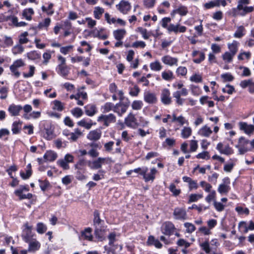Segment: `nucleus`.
Listing matches in <instances>:
<instances>
[{
	"instance_id": "f257e3e1",
	"label": "nucleus",
	"mask_w": 254,
	"mask_h": 254,
	"mask_svg": "<svg viewBox=\"0 0 254 254\" xmlns=\"http://www.w3.org/2000/svg\"><path fill=\"white\" fill-rule=\"evenodd\" d=\"M129 101L127 100L126 102H120L117 104L113 109V111L118 113L120 116H121L124 113H125L129 106Z\"/></svg>"
},
{
	"instance_id": "f03ea898",
	"label": "nucleus",
	"mask_w": 254,
	"mask_h": 254,
	"mask_svg": "<svg viewBox=\"0 0 254 254\" xmlns=\"http://www.w3.org/2000/svg\"><path fill=\"white\" fill-rule=\"evenodd\" d=\"M147 171V167H143V170H142V172L140 173V174L143 176V179L146 182L150 180L153 181L155 179V175L157 172V170L153 168L151 169L150 173L147 174L146 173Z\"/></svg>"
},
{
	"instance_id": "7ed1b4c3",
	"label": "nucleus",
	"mask_w": 254,
	"mask_h": 254,
	"mask_svg": "<svg viewBox=\"0 0 254 254\" xmlns=\"http://www.w3.org/2000/svg\"><path fill=\"white\" fill-rule=\"evenodd\" d=\"M116 235L115 233H112L110 234L108 236V239L109 240V244L110 246H112V247H108L107 246H105L104 248L107 252L108 254H115V249L114 248V246L113 245V244L116 241Z\"/></svg>"
},
{
	"instance_id": "20e7f679",
	"label": "nucleus",
	"mask_w": 254,
	"mask_h": 254,
	"mask_svg": "<svg viewBox=\"0 0 254 254\" xmlns=\"http://www.w3.org/2000/svg\"><path fill=\"white\" fill-rule=\"evenodd\" d=\"M125 123L127 127L133 128H136L138 126L134 115L131 113H130L125 119Z\"/></svg>"
},
{
	"instance_id": "39448f33",
	"label": "nucleus",
	"mask_w": 254,
	"mask_h": 254,
	"mask_svg": "<svg viewBox=\"0 0 254 254\" xmlns=\"http://www.w3.org/2000/svg\"><path fill=\"white\" fill-rule=\"evenodd\" d=\"M175 219L177 220H186L187 219V214L186 210L182 208H176L173 212Z\"/></svg>"
},
{
	"instance_id": "423d86ee",
	"label": "nucleus",
	"mask_w": 254,
	"mask_h": 254,
	"mask_svg": "<svg viewBox=\"0 0 254 254\" xmlns=\"http://www.w3.org/2000/svg\"><path fill=\"white\" fill-rule=\"evenodd\" d=\"M144 100L148 104H154L157 101V98L155 93L147 91L144 93Z\"/></svg>"
},
{
	"instance_id": "0eeeda50",
	"label": "nucleus",
	"mask_w": 254,
	"mask_h": 254,
	"mask_svg": "<svg viewBox=\"0 0 254 254\" xmlns=\"http://www.w3.org/2000/svg\"><path fill=\"white\" fill-rule=\"evenodd\" d=\"M98 121H103L104 125L107 127L110 123L115 122L116 121V117L112 114H110L108 115H102L98 117Z\"/></svg>"
},
{
	"instance_id": "6e6552de",
	"label": "nucleus",
	"mask_w": 254,
	"mask_h": 254,
	"mask_svg": "<svg viewBox=\"0 0 254 254\" xmlns=\"http://www.w3.org/2000/svg\"><path fill=\"white\" fill-rule=\"evenodd\" d=\"M175 228L174 224L170 222H166L162 226V232L166 235L170 236L174 233Z\"/></svg>"
},
{
	"instance_id": "1a4fd4ad",
	"label": "nucleus",
	"mask_w": 254,
	"mask_h": 254,
	"mask_svg": "<svg viewBox=\"0 0 254 254\" xmlns=\"http://www.w3.org/2000/svg\"><path fill=\"white\" fill-rule=\"evenodd\" d=\"M161 100L165 105H169L171 103L172 99L170 97V92L168 89L165 88L162 91Z\"/></svg>"
},
{
	"instance_id": "9d476101",
	"label": "nucleus",
	"mask_w": 254,
	"mask_h": 254,
	"mask_svg": "<svg viewBox=\"0 0 254 254\" xmlns=\"http://www.w3.org/2000/svg\"><path fill=\"white\" fill-rule=\"evenodd\" d=\"M186 30V27L184 26H181L179 24L177 25L171 24L168 27V31L169 32H174L175 34H177L178 32L184 33Z\"/></svg>"
},
{
	"instance_id": "9b49d317",
	"label": "nucleus",
	"mask_w": 254,
	"mask_h": 254,
	"mask_svg": "<svg viewBox=\"0 0 254 254\" xmlns=\"http://www.w3.org/2000/svg\"><path fill=\"white\" fill-rule=\"evenodd\" d=\"M239 127L241 130H243L248 134H250L254 131V125H248L245 122H240Z\"/></svg>"
},
{
	"instance_id": "f8f14e48",
	"label": "nucleus",
	"mask_w": 254,
	"mask_h": 254,
	"mask_svg": "<svg viewBox=\"0 0 254 254\" xmlns=\"http://www.w3.org/2000/svg\"><path fill=\"white\" fill-rule=\"evenodd\" d=\"M116 6L118 9L123 14H127L130 10L131 5L130 3L127 1L122 0Z\"/></svg>"
},
{
	"instance_id": "ddd939ff",
	"label": "nucleus",
	"mask_w": 254,
	"mask_h": 254,
	"mask_svg": "<svg viewBox=\"0 0 254 254\" xmlns=\"http://www.w3.org/2000/svg\"><path fill=\"white\" fill-rule=\"evenodd\" d=\"M102 132L100 129H97L90 131L87 136V138L92 141H97L101 136Z\"/></svg>"
},
{
	"instance_id": "4468645a",
	"label": "nucleus",
	"mask_w": 254,
	"mask_h": 254,
	"mask_svg": "<svg viewBox=\"0 0 254 254\" xmlns=\"http://www.w3.org/2000/svg\"><path fill=\"white\" fill-rule=\"evenodd\" d=\"M106 160L105 158L99 157L97 159L92 162L89 163V166L92 169H98L102 167Z\"/></svg>"
},
{
	"instance_id": "2eb2a0df",
	"label": "nucleus",
	"mask_w": 254,
	"mask_h": 254,
	"mask_svg": "<svg viewBox=\"0 0 254 254\" xmlns=\"http://www.w3.org/2000/svg\"><path fill=\"white\" fill-rule=\"evenodd\" d=\"M22 110V107L21 105H16L15 104L10 105L8 108V111L12 116H17L19 115V112Z\"/></svg>"
},
{
	"instance_id": "dca6fc26",
	"label": "nucleus",
	"mask_w": 254,
	"mask_h": 254,
	"mask_svg": "<svg viewBox=\"0 0 254 254\" xmlns=\"http://www.w3.org/2000/svg\"><path fill=\"white\" fill-rule=\"evenodd\" d=\"M162 61L166 64L172 66L173 65H177L178 60L177 58L166 55L162 57Z\"/></svg>"
},
{
	"instance_id": "f3484780",
	"label": "nucleus",
	"mask_w": 254,
	"mask_h": 254,
	"mask_svg": "<svg viewBox=\"0 0 254 254\" xmlns=\"http://www.w3.org/2000/svg\"><path fill=\"white\" fill-rule=\"evenodd\" d=\"M29 243V252H35L38 251L40 248V243L35 239H32Z\"/></svg>"
},
{
	"instance_id": "a211bd4d",
	"label": "nucleus",
	"mask_w": 254,
	"mask_h": 254,
	"mask_svg": "<svg viewBox=\"0 0 254 254\" xmlns=\"http://www.w3.org/2000/svg\"><path fill=\"white\" fill-rule=\"evenodd\" d=\"M93 215H94V219H93V226H94V227L102 226V223L104 221L100 219L99 211L97 210H95L94 211Z\"/></svg>"
},
{
	"instance_id": "6ab92c4d",
	"label": "nucleus",
	"mask_w": 254,
	"mask_h": 254,
	"mask_svg": "<svg viewBox=\"0 0 254 254\" xmlns=\"http://www.w3.org/2000/svg\"><path fill=\"white\" fill-rule=\"evenodd\" d=\"M197 55H199L198 59H194L193 62L196 64H200L205 59V54L203 52H199L198 51H193L192 53V56L193 57H196Z\"/></svg>"
},
{
	"instance_id": "aec40b11",
	"label": "nucleus",
	"mask_w": 254,
	"mask_h": 254,
	"mask_svg": "<svg viewBox=\"0 0 254 254\" xmlns=\"http://www.w3.org/2000/svg\"><path fill=\"white\" fill-rule=\"evenodd\" d=\"M188 13V10L187 6L180 5L178 8L174 9L171 14L174 15L176 13L179 14L181 16H185Z\"/></svg>"
},
{
	"instance_id": "412c9836",
	"label": "nucleus",
	"mask_w": 254,
	"mask_h": 254,
	"mask_svg": "<svg viewBox=\"0 0 254 254\" xmlns=\"http://www.w3.org/2000/svg\"><path fill=\"white\" fill-rule=\"evenodd\" d=\"M85 112L87 115L92 117L97 112L96 106L94 105L89 104L84 107Z\"/></svg>"
},
{
	"instance_id": "4be33fe9",
	"label": "nucleus",
	"mask_w": 254,
	"mask_h": 254,
	"mask_svg": "<svg viewBox=\"0 0 254 254\" xmlns=\"http://www.w3.org/2000/svg\"><path fill=\"white\" fill-rule=\"evenodd\" d=\"M212 133V130L207 126H204L201 127L198 132L199 135L206 137H209Z\"/></svg>"
},
{
	"instance_id": "5701e85b",
	"label": "nucleus",
	"mask_w": 254,
	"mask_h": 254,
	"mask_svg": "<svg viewBox=\"0 0 254 254\" xmlns=\"http://www.w3.org/2000/svg\"><path fill=\"white\" fill-rule=\"evenodd\" d=\"M115 38L118 41H121L126 34V31L125 29H118L113 32Z\"/></svg>"
},
{
	"instance_id": "b1692460",
	"label": "nucleus",
	"mask_w": 254,
	"mask_h": 254,
	"mask_svg": "<svg viewBox=\"0 0 254 254\" xmlns=\"http://www.w3.org/2000/svg\"><path fill=\"white\" fill-rule=\"evenodd\" d=\"M94 234L97 238L102 241L104 237V228L102 226L94 227Z\"/></svg>"
},
{
	"instance_id": "393cba45",
	"label": "nucleus",
	"mask_w": 254,
	"mask_h": 254,
	"mask_svg": "<svg viewBox=\"0 0 254 254\" xmlns=\"http://www.w3.org/2000/svg\"><path fill=\"white\" fill-rule=\"evenodd\" d=\"M58 73L63 77L66 76L69 73L68 68L65 65L59 64L58 65Z\"/></svg>"
},
{
	"instance_id": "a878e982",
	"label": "nucleus",
	"mask_w": 254,
	"mask_h": 254,
	"mask_svg": "<svg viewBox=\"0 0 254 254\" xmlns=\"http://www.w3.org/2000/svg\"><path fill=\"white\" fill-rule=\"evenodd\" d=\"M57 158V154L54 152L47 151L44 155L45 160L50 161H53Z\"/></svg>"
},
{
	"instance_id": "bb28decb",
	"label": "nucleus",
	"mask_w": 254,
	"mask_h": 254,
	"mask_svg": "<svg viewBox=\"0 0 254 254\" xmlns=\"http://www.w3.org/2000/svg\"><path fill=\"white\" fill-rule=\"evenodd\" d=\"M238 43L234 41L232 43L228 44V48L230 51V53L235 56L238 51Z\"/></svg>"
},
{
	"instance_id": "cd10ccee",
	"label": "nucleus",
	"mask_w": 254,
	"mask_h": 254,
	"mask_svg": "<svg viewBox=\"0 0 254 254\" xmlns=\"http://www.w3.org/2000/svg\"><path fill=\"white\" fill-rule=\"evenodd\" d=\"M92 229L91 228H87L82 233V235L84 237L85 239L89 241H92L93 237L91 235Z\"/></svg>"
},
{
	"instance_id": "c85d7f7f",
	"label": "nucleus",
	"mask_w": 254,
	"mask_h": 254,
	"mask_svg": "<svg viewBox=\"0 0 254 254\" xmlns=\"http://www.w3.org/2000/svg\"><path fill=\"white\" fill-rule=\"evenodd\" d=\"M34 13V11L32 8H29L25 9L23 10L22 15L28 20H30L32 19L31 15Z\"/></svg>"
},
{
	"instance_id": "c756f323",
	"label": "nucleus",
	"mask_w": 254,
	"mask_h": 254,
	"mask_svg": "<svg viewBox=\"0 0 254 254\" xmlns=\"http://www.w3.org/2000/svg\"><path fill=\"white\" fill-rule=\"evenodd\" d=\"M33 235H32L31 231L26 230L25 232L22 235V237L23 240L26 242L28 243L30 242V241L32 240V237Z\"/></svg>"
},
{
	"instance_id": "7c9ffc66",
	"label": "nucleus",
	"mask_w": 254,
	"mask_h": 254,
	"mask_svg": "<svg viewBox=\"0 0 254 254\" xmlns=\"http://www.w3.org/2000/svg\"><path fill=\"white\" fill-rule=\"evenodd\" d=\"M27 57L31 60H36L40 59L41 58L40 54H39L37 51H31L27 54Z\"/></svg>"
},
{
	"instance_id": "2f4dec72",
	"label": "nucleus",
	"mask_w": 254,
	"mask_h": 254,
	"mask_svg": "<svg viewBox=\"0 0 254 254\" xmlns=\"http://www.w3.org/2000/svg\"><path fill=\"white\" fill-rule=\"evenodd\" d=\"M14 193L17 196H18L19 197V199H31L32 197V194L31 193H28L27 194H23L21 193V190H15Z\"/></svg>"
},
{
	"instance_id": "473e14b6",
	"label": "nucleus",
	"mask_w": 254,
	"mask_h": 254,
	"mask_svg": "<svg viewBox=\"0 0 254 254\" xmlns=\"http://www.w3.org/2000/svg\"><path fill=\"white\" fill-rule=\"evenodd\" d=\"M229 190V186L224 184L220 185L218 188V191L221 194L227 193Z\"/></svg>"
},
{
	"instance_id": "72a5a7b5",
	"label": "nucleus",
	"mask_w": 254,
	"mask_h": 254,
	"mask_svg": "<svg viewBox=\"0 0 254 254\" xmlns=\"http://www.w3.org/2000/svg\"><path fill=\"white\" fill-rule=\"evenodd\" d=\"M104 12V9L99 6L96 7L94 10V15L95 18L100 19Z\"/></svg>"
},
{
	"instance_id": "f704fd0d",
	"label": "nucleus",
	"mask_w": 254,
	"mask_h": 254,
	"mask_svg": "<svg viewBox=\"0 0 254 254\" xmlns=\"http://www.w3.org/2000/svg\"><path fill=\"white\" fill-rule=\"evenodd\" d=\"M46 226L43 223H38L37 224L36 231L39 234H43L47 231Z\"/></svg>"
},
{
	"instance_id": "c9c22d12",
	"label": "nucleus",
	"mask_w": 254,
	"mask_h": 254,
	"mask_svg": "<svg viewBox=\"0 0 254 254\" xmlns=\"http://www.w3.org/2000/svg\"><path fill=\"white\" fill-rule=\"evenodd\" d=\"M21 124L22 123L20 121L13 123L12 131L13 134H17L20 132V128L19 127V125H21Z\"/></svg>"
},
{
	"instance_id": "e433bc0d",
	"label": "nucleus",
	"mask_w": 254,
	"mask_h": 254,
	"mask_svg": "<svg viewBox=\"0 0 254 254\" xmlns=\"http://www.w3.org/2000/svg\"><path fill=\"white\" fill-rule=\"evenodd\" d=\"M143 106V103L141 101L135 100L134 101L131 105L132 109L135 110H140Z\"/></svg>"
},
{
	"instance_id": "4c0bfd02",
	"label": "nucleus",
	"mask_w": 254,
	"mask_h": 254,
	"mask_svg": "<svg viewBox=\"0 0 254 254\" xmlns=\"http://www.w3.org/2000/svg\"><path fill=\"white\" fill-rule=\"evenodd\" d=\"M191 133V129L190 127H185L182 130V136L184 138H188Z\"/></svg>"
},
{
	"instance_id": "58836bf2",
	"label": "nucleus",
	"mask_w": 254,
	"mask_h": 254,
	"mask_svg": "<svg viewBox=\"0 0 254 254\" xmlns=\"http://www.w3.org/2000/svg\"><path fill=\"white\" fill-rule=\"evenodd\" d=\"M184 226L186 228L187 233H191L195 230V227L193 224L190 223L186 222L184 224Z\"/></svg>"
},
{
	"instance_id": "ea45409f",
	"label": "nucleus",
	"mask_w": 254,
	"mask_h": 254,
	"mask_svg": "<svg viewBox=\"0 0 254 254\" xmlns=\"http://www.w3.org/2000/svg\"><path fill=\"white\" fill-rule=\"evenodd\" d=\"M234 56L230 52H226L222 55V59L227 63H230L232 62Z\"/></svg>"
},
{
	"instance_id": "a19ab883",
	"label": "nucleus",
	"mask_w": 254,
	"mask_h": 254,
	"mask_svg": "<svg viewBox=\"0 0 254 254\" xmlns=\"http://www.w3.org/2000/svg\"><path fill=\"white\" fill-rule=\"evenodd\" d=\"M150 66L152 70L155 71L160 70L162 67L158 61L151 63Z\"/></svg>"
},
{
	"instance_id": "79ce46f5",
	"label": "nucleus",
	"mask_w": 254,
	"mask_h": 254,
	"mask_svg": "<svg viewBox=\"0 0 254 254\" xmlns=\"http://www.w3.org/2000/svg\"><path fill=\"white\" fill-rule=\"evenodd\" d=\"M221 76L223 78L224 82L232 81L234 79V76L229 73L223 74Z\"/></svg>"
},
{
	"instance_id": "37998d69",
	"label": "nucleus",
	"mask_w": 254,
	"mask_h": 254,
	"mask_svg": "<svg viewBox=\"0 0 254 254\" xmlns=\"http://www.w3.org/2000/svg\"><path fill=\"white\" fill-rule=\"evenodd\" d=\"M51 22V19L50 18H47L45 19L44 22H40L38 24V27L39 29H42L44 27H48L49 25H50Z\"/></svg>"
},
{
	"instance_id": "c03bdc74",
	"label": "nucleus",
	"mask_w": 254,
	"mask_h": 254,
	"mask_svg": "<svg viewBox=\"0 0 254 254\" xmlns=\"http://www.w3.org/2000/svg\"><path fill=\"white\" fill-rule=\"evenodd\" d=\"M39 182L40 183V187L43 191H45L50 185V183L47 180L41 181L39 180Z\"/></svg>"
},
{
	"instance_id": "a18cd8bd",
	"label": "nucleus",
	"mask_w": 254,
	"mask_h": 254,
	"mask_svg": "<svg viewBox=\"0 0 254 254\" xmlns=\"http://www.w3.org/2000/svg\"><path fill=\"white\" fill-rule=\"evenodd\" d=\"M253 84V80L249 79L248 80H244L240 82V85L243 88H246L248 86H251Z\"/></svg>"
},
{
	"instance_id": "49530a36",
	"label": "nucleus",
	"mask_w": 254,
	"mask_h": 254,
	"mask_svg": "<svg viewBox=\"0 0 254 254\" xmlns=\"http://www.w3.org/2000/svg\"><path fill=\"white\" fill-rule=\"evenodd\" d=\"M169 190L175 196L178 195L181 192V190L180 189H177L174 184H171L170 185Z\"/></svg>"
},
{
	"instance_id": "de8ad7c7",
	"label": "nucleus",
	"mask_w": 254,
	"mask_h": 254,
	"mask_svg": "<svg viewBox=\"0 0 254 254\" xmlns=\"http://www.w3.org/2000/svg\"><path fill=\"white\" fill-rule=\"evenodd\" d=\"M77 125L79 126L84 127L87 129H89L91 127L93 124L92 123H86L84 120H82L78 122L77 123Z\"/></svg>"
},
{
	"instance_id": "09e8293b",
	"label": "nucleus",
	"mask_w": 254,
	"mask_h": 254,
	"mask_svg": "<svg viewBox=\"0 0 254 254\" xmlns=\"http://www.w3.org/2000/svg\"><path fill=\"white\" fill-rule=\"evenodd\" d=\"M8 89L6 87H2L0 89V93L1 95L0 98L1 99H5L7 97Z\"/></svg>"
},
{
	"instance_id": "8fccbe9b",
	"label": "nucleus",
	"mask_w": 254,
	"mask_h": 254,
	"mask_svg": "<svg viewBox=\"0 0 254 254\" xmlns=\"http://www.w3.org/2000/svg\"><path fill=\"white\" fill-rule=\"evenodd\" d=\"M173 73L171 71L163 72L162 73V78L166 80H170L173 78Z\"/></svg>"
},
{
	"instance_id": "3c124183",
	"label": "nucleus",
	"mask_w": 254,
	"mask_h": 254,
	"mask_svg": "<svg viewBox=\"0 0 254 254\" xmlns=\"http://www.w3.org/2000/svg\"><path fill=\"white\" fill-rule=\"evenodd\" d=\"M24 65H25L24 62L21 59H19L15 61L11 66L12 68H14V67L18 68Z\"/></svg>"
},
{
	"instance_id": "603ef678",
	"label": "nucleus",
	"mask_w": 254,
	"mask_h": 254,
	"mask_svg": "<svg viewBox=\"0 0 254 254\" xmlns=\"http://www.w3.org/2000/svg\"><path fill=\"white\" fill-rule=\"evenodd\" d=\"M54 109L57 110L59 111H62L64 109V106L62 103L58 100H55L54 101Z\"/></svg>"
},
{
	"instance_id": "864d4df0",
	"label": "nucleus",
	"mask_w": 254,
	"mask_h": 254,
	"mask_svg": "<svg viewBox=\"0 0 254 254\" xmlns=\"http://www.w3.org/2000/svg\"><path fill=\"white\" fill-rule=\"evenodd\" d=\"M24 48L21 45H17L12 49V52L14 55L19 54L23 51Z\"/></svg>"
},
{
	"instance_id": "5fc2aeb1",
	"label": "nucleus",
	"mask_w": 254,
	"mask_h": 254,
	"mask_svg": "<svg viewBox=\"0 0 254 254\" xmlns=\"http://www.w3.org/2000/svg\"><path fill=\"white\" fill-rule=\"evenodd\" d=\"M44 137L47 140H51L53 138V131L51 129H46L45 133L44 134Z\"/></svg>"
},
{
	"instance_id": "6e6d98bb",
	"label": "nucleus",
	"mask_w": 254,
	"mask_h": 254,
	"mask_svg": "<svg viewBox=\"0 0 254 254\" xmlns=\"http://www.w3.org/2000/svg\"><path fill=\"white\" fill-rule=\"evenodd\" d=\"M200 185L204 189L206 192H210V189L212 188L211 185L205 181L200 182Z\"/></svg>"
},
{
	"instance_id": "4d7b16f0",
	"label": "nucleus",
	"mask_w": 254,
	"mask_h": 254,
	"mask_svg": "<svg viewBox=\"0 0 254 254\" xmlns=\"http://www.w3.org/2000/svg\"><path fill=\"white\" fill-rule=\"evenodd\" d=\"M72 114L76 117L79 118L83 114L82 110L79 108H75L71 111Z\"/></svg>"
},
{
	"instance_id": "13d9d810",
	"label": "nucleus",
	"mask_w": 254,
	"mask_h": 254,
	"mask_svg": "<svg viewBox=\"0 0 254 254\" xmlns=\"http://www.w3.org/2000/svg\"><path fill=\"white\" fill-rule=\"evenodd\" d=\"M196 158L198 159H209L210 158V156L209 155V153L207 151H204L196 155Z\"/></svg>"
},
{
	"instance_id": "bf43d9fd",
	"label": "nucleus",
	"mask_w": 254,
	"mask_h": 254,
	"mask_svg": "<svg viewBox=\"0 0 254 254\" xmlns=\"http://www.w3.org/2000/svg\"><path fill=\"white\" fill-rule=\"evenodd\" d=\"M140 92V89L139 87L135 85L133 88H131L129 92V94L132 96H137Z\"/></svg>"
},
{
	"instance_id": "052dcab7",
	"label": "nucleus",
	"mask_w": 254,
	"mask_h": 254,
	"mask_svg": "<svg viewBox=\"0 0 254 254\" xmlns=\"http://www.w3.org/2000/svg\"><path fill=\"white\" fill-rule=\"evenodd\" d=\"M250 3V0H239L237 9L241 10L243 8V4H248Z\"/></svg>"
},
{
	"instance_id": "680f3d73",
	"label": "nucleus",
	"mask_w": 254,
	"mask_h": 254,
	"mask_svg": "<svg viewBox=\"0 0 254 254\" xmlns=\"http://www.w3.org/2000/svg\"><path fill=\"white\" fill-rule=\"evenodd\" d=\"M29 68H30V70H29V73H26L24 72L23 73V75L25 78L32 77L33 76V75L34 74L35 67L32 65H30L29 67Z\"/></svg>"
},
{
	"instance_id": "e2e57ef3",
	"label": "nucleus",
	"mask_w": 254,
	"mask_h": 254,
	"mask_svg": "<svg viewBox=\"0 0 254 254\" xmlns=\"http://www.w3.org/2000/svg\"><path fill=\"white\" fill-rule=\"evenodd\" d=\"M114 144V142L111 141L104 144V148L105 150L107 152H111L113 149V146Z\"/></svg>"
},
{
	"instance_id": "0e129e2a",
	"label": "nucleus",
	"mask_w": 254,
	"mask_h": 254,
	"mask_svg": "<svg viewBox=\"0 0 254 254\" xmlns=\"http://www.w3.org/2000/svg\"><path fill=\"white\" fill-rule=\"evenodd\" d=\"M176 71L178 74L184 76L187 73V69L184 66H180L177 68Z\"/></svg>"
},
{
	"instance_id": "69168bd1",
	"label": "nucleus",
	"mask_w": 254,
	"mask_h": 254,
	"mask_svg": "<svg viewBox=\"0 0 254 254\" xmlns=\"http://www.w3.org/2000/svg\"><path fill=\"white\" fill-rule=\"evenodd\" d=\"M137 30L141 34L144 39H148L149 38V36L147 35V32L146 29L139 27L137 28Z\"/></svg>"
},
{
	"instance_id": "338daca9",
	"label": "nucleus",
	"mask_w": 254,
	"mask_h": 254,
	"mask_svg": "<svg viewBox=\"0 0 254 254\" xmlns=\"http://www.w3.org/2000/svg\"><path fill=\"white\" fill-rule=\"evenodd\" d=\"M214 206L216 209L218 211H222L224 209V206L221 202H217L216 201H214Z\"/></svg>"
},
{
	"instance_id": "774afa93",
	"label": "nucleus",
	"mask_w": 254,
	"mask_h": 254,
	"mask_svg": "<svg viewBox=\"0 0 254 254\" xmlns=\"http://www.w3.org/2000/svg\"><path fill=\"white\" fill-rule=\"evenodd\" d=\"M244 28L243 26L239 27L237 31L234 34V37L236 38H241L243 35V30Z\"/></svg>"
}]
</instances>
